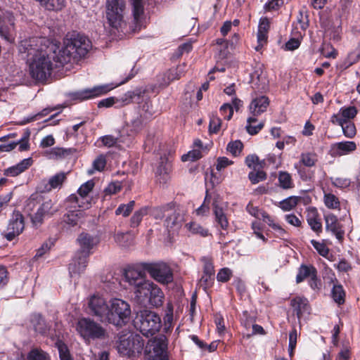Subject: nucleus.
Here are the masks:
<instances>
[{"label": "nucleus", "instance_id": "f257e3e1", "mask_svg": "<svg viewBox=\"0 0 360 360\" xmlns=\"http://www.w3.org/2000/svg\"><path fill=\"white\" fill-rule=\"evenodd\" d=\"M58 46L44 37H32L21 41L19 51L27 54L30 73L36 81L44 84L54 69L64 66L58 60Z\"/></svg>", "mask_w": 360, "mask_h": 360}, {"label": "nucleus", "instance_id": "f03ea898", "mask_svg": "<svg viewBox=\"0 0 360 360\" xmlns=\"http://www.w3.org/2000/svg\"><path fill=\"white\" fill-rule=\"evenodd\" d=\"M124 281L132 288L137 300L155 307L162 305L164 293L158 285L147 281L146 274L136 267L124 270Z\"/></svg>", "mask_w": 360, "mask_h": 360}, {"label": "nucleus", "instance_id": "7ed1b4c3", "mask_svg": "<svg viewBox=\"0 0 360 360\" xmlns=\"http://www.w3.org/2000/svg\"><path fill=\"white\" fill-rule=\"evenodd\" d=\"M59 210L60 206L56 199L38 193L31 195L24 207L25 213L35 228L40 227L46 219L51 218Z\"/></svg>", "mask_w": 360, "mask_h": 360}, {"label": "nucleus", "instance_id": "20e7f679", "mask_svg": "<svg viewBox=\"0 0 360 360\" xmlns=\"http://www.w3.org/2000/svg\"><path fill=\"white\" fill-rule=\"evenodd\" d=\"M64 45L58 49V61L60 64L77 62L84 58L91 48L90 40L84 35L73 32L66 35L64 39Z\"/></svg>", "mask_w": 360, "mask_h": 360}, {"label": "nucleus", "instance_id": "39448f33", "mask_svg": "<svg viewBox=\"0 0 360 360\" xmlns=\"http://www.w3.org/2000/svg\"><path fill=\"white\" fill-rule=\"evenodd\" d=\"M77 241L79 245V250L76 252L72 262L68 266L69 274L71 278L79 276L85 271L89 257L93 253L92 250L99 243L100 239L97 236L82 232L79 235Z\"/></svg>", "mask_w": 360, "mask_h": 360}, {"label": "nucleus", "instance_id": "423d86ee", "mask_svg": "<svg viewBox=\"0 0 360 360\" xmlns=\"http://www.w3.org/2000/svg\"><path fill=\"white\" fill-rule=\"evenodd\" d=\"M134 325L146 337L153 336L162 327L160 315L149 309L139 310L134 320Z\"/></svg>", "mask_w": 360, "mask_h": 360}, {"label": "nucleus", "instance_id": "0eeeda50", "mask_svg": "<svg viewBox=\"0 0 360 360\" xmlns=\"http://www.w3.org/2000/svg\"><path fill=\"white\" fill-rule=\"evenodd\" d=\"M117 349L124 356L133 357L141 353L144 340L142 337L134 333H121L118 334Z\"/></svg>", "mask_w": 360, "mask_h": 360}, {"label": "nucleus", "instance_id": "6e6552de", "mask_svg": "<svg viewBox=\"0 0 360 360\" xmlns=\"http://www.w3.org/2000/svg\"><path fill=\"white\" fill-rule=\"evenodd\" d=\"M131 313L130 305L127 302L115 299L109 305L108 312L104 321L117 328H122L129 322Z\"/></svg>", "mask_w": 360, "mask_h": 360}, {"label": "nucleus", "instance_id": "1a4fd4ad", "mask_svg": "<svg viewBox=\"0 0 360 360\" xmlns=\"http://www.w3.org/2000/svg\"><path fill=\"white\" fill-rule=\"evenodd\" d=\"M141 269L145 274L147 271L151 278L162 284H168L173 281V272L171 267L165 262L147 263L143 262L140 264Z\"/></svg>", "mask_w": 360, "mask_h": 360}, {"label": "nucleus", "instance_id": "9d476101", "mask_svg": "<svg viewBox=\"0 0 360 360\" xmlns=\"http://www.w3.org/2000/svg\"><path fill=\"white\" fill-rule=\"evenodd\" d=\"M76 330L84 340H102L106 336L105 329L90 318L79 319Z\"/></svg>", "mask_w": 360, "mask_h": 360}, {"label": "nucleus", "instance_id": "9b49d317", "mask_svg": "<svg viewBox=\"0 0 360 360\" xmlns=\"http://www.w3.org/2000/svg\"><path fill=\"white\" fill-rule=\"evenodd\" d=\"M168 338L165 335H159L148 341L146 352L150 360H169Z\"/></svg>", "mask_w": 360, "mask_h": 360}, {"label": "nucleus", "instance_id": "f8f14e48", "mask_svg": "<svg viewBox=\"0 0 360 360\" xmlns=\"http://www.w3.org/2000/svg\"><path fill=\"white\" fill-rule=\"evenodd\" d=\"M146 91H126L124 94L115 96H110L101 100L98 103V108H110L114 106L116 108H122L133 102L140 103L141 97Z\"/></svg>", "mask_w": 360, "mask_h": 360}, {"label": "nucleus", "instance_id": "ddd939ff", "mask_svg": "<svg viewBox=\"0 0 360 360\" xmlns=\"http://www.w3.org/2000/svg\"><path fill=\"white\" fill-rule=\"evenodd\" d=\"M106 18L110 27L118 30L124 24L123 13L125 9L124 0H106Z\"/></svg>", "mask_w": 360, "mask_h": 360}, {"label": "nucleus", "instance_id": "4468645a", "mask_svg": "<svg viewBox=\"0 0 360 360\" xmlns=\"http://www.w3.org/2000/svg\"><path fill=\"white\" fill-rule=\"evenodd\" d=\"M25 229V217L19 210H14L7 225L6 231L3 233L4 237L8 241H12L20 236Z\"/></svg>", "mask_w": 360, "mask_h": 360}, {"label": "nucleus", "instance_id": "2eb2a0df", "mask_svg": "<svg viewBox=\"0 0 360 360\" xmlns=\"http://www.w3.org/2000/svg\"><path fill=\"white\" fill-rule=\"evenodd\" d=\"M109 304L104 298L93 295L88 302V309L89 314L98 317L101 321H104L106 314L108 312Z\"/></svg>", "mask_w": 360, "mask_h": 360}, {"label": "nucleus", "instance_id": "dca6fc26", "mask_svg": "<svg viewBox=\"0 0 360 360\" xmlns=\"http://www.w3.org/2000/svg\"><path fill=\"white\" fill-rule=\"evenodd\" d=\"M326 231L330 232L335 236L340 243H342L345 238V229L343 225L339 221L334 214L324 215Z\"/></svg>", "mask_w": 360, "mask_h": 360}, {"label": "nucleus", "instance_id": "f3484780", "mask_svg": "<svg viewBox=\"0 0 360 360\" xmlns=\"http://www.w3.org/2000/svg\"><path fill=\"white\" fill-rule=\"evenodd\" d=\"M356 147L354 141H345L338 142L330 146L329 154L333 158L347 155L356 150Z\"/></svg>", "mask_w": 360, "mask_h": 360}, {"label": "nucleus", "instance_id": "a211bd4d", "mask_svg": "<svg viewBox=\"0 0 360 360\" xmlns=\"http://www.w3.org/2000/svg\"><path fill=\"white\" fill-rule=\"evenodd\" d=\"M330 279V283H333V288L330 291V297L332 300L338 306L343 305L346 300V292L342 285L338 280L334 273L332 274Z\"/></svg>", "mask_w": 360, "mask_h": 360}, {"label": "nucleus", "instance_id": "6ab92c4d", "mask_svg": "<svg viewBox=\"0 0 360 360\" xmlns=\"http://www.w3.org/2000/svg\"><path fill=\"white\" fill-rule=\"evenodd\" d=\"M307 212V221L309 226L317 236H320L323 232V225L317 209L315 207H309Z\"/></svg>", "mask_w": 360, "mask_h": 360}, {"label": "nucleus", "instance_id": "aec40b11", "mask_svg": "<svg viewBox=\"0 0 360 360\" xmlns=\"http://www.w3.org/2000/svg\"><path fill=\"white\" fill-rule=\"evenodd\" d=\"M357 110L354 106L342 108L339 112L331 117V122L335 124H341L342 122H351L350 120L356 117Z\"/></svg>", "mask_w": 360, "mask_h": 360}, {"label": "nucleus", "instance_id": "412c9836", "mask_svg": "<svg viewBox=\"0 0 360 360\" xmlns=\"http://www.w3.org/2000/svg\"><path fill=\"white\" fill-rule=\"evenodd\" d=\"M290 306L298 319L310 310V304L304 297L296 296L290 300Z\"/></svg>", "mask_w": 360, "mask_h": 360}, {"label": "nucleus", "instance_id": "4be33fe9", "mask_svg": "<svg viewBox=\"0 0 360 360\" xmlns=\"http://www.w3.org/2000/svg\"><path fill=\"white\" fill-rule=\"evenodd\" d=\"M269 105V99L266 96H261L252 99L249 111L251 116H258L265 112Z\"/></svg>", "mask_w": 360, "mask_h": 360}, {"label": "nucleus", "instance_id": "5701e85b", "mask_svg": "<svg viewBox=\"0 0 360 360\" xmlns=\"http://www.w3.org/2000/svg\"><path fill=\"white\" fill-rule=\"evenodd\" d=\"M212 207L216 223L219 226L221 230L227 231L229 226V222L224 209L222 207L219 206L216 200L213 201Z\"/></svg>", "mask_w": 360, "mask_h": 360}, {"label": "nucleus", "instance_id": "b1692460", "mask_svg": "<svg viewBox=\"0 0 360 360\" xmlns=\"http://www.w3.org/2000/svg\"><path fill=\"white\" fill-rule=\"evenodd\" d=\"M33 163L32 158L23 159L17 165L4 170V174L7 176H16L27 170Z\"/></svg>", "mask_w": 360, "mask_h": 360}, {"label": "nucleus", "instance_id": "393cba45", "mask_svg": "<svg viewBox=\"0 0 360 360\" xmlns=\"http://www.w3.org/2000/svg\"><path fill=\"white\" fill-rule=\"evenodd\" d=\"M82 217V212L81 210L69 211L63 217V226L66 229H70L77 226Z\"/></svg>", "mask_w": 360, "mask_h": 360}, {"label": "nucleus", "instance_id": "a878e982", "mask_svg": "<svg viewBox=\"0 0 360 360\" xmlns=\"http://www.w3.org/2000/svg\"><path fill=\"white\" fill-rule=\"evenodd\" d=\"M108 91H75L69 94V97L76 103L101 96Z\"/></svg>", "mask_w": 360, "mask_h": 360}, {"label": "nucleus", "instance_id": "bb28decb", "mask_svg": "<svg viewBox=\"0 0 360 360\" xmlns=\"http://www.w3.org/2000/svg\"><path fill=\"white\" fill-rule=\"evenodd\" d=\"M316 269L313 265L301 264L298 268L297 274L296 276V283H300L306 278H311L312 276H315Z\"/></svg>", "mask_w": 360, "mask_h": 360}, {"label": "nucleus", "instance_id": "cd10ccee", "mask_svg": "<svg viewBox=\"0 0 360 360\" xmlns=\"http://www.w3.org/2000/svg\"><path fill=\"white\" fill-rule=\"evenodd\" d=\"M143 0H132L133 15L135 23L134 31L139 30L141 27V17L143 14Z\"/></svg>", "mask_w": 360, "mask_h": 360}, {"label": "nucleus", "instance_id": "c85d7f7f", "mask_svg": "<svg viewBox=\"0 0 360 360\" xmlns=\"http://www.w3.org/2000/svg\"><path fill=\"white\" fill-rule=\"evenodd\" d=\"M31 321L36 332L43 335H47L49 327L41 314H34Z\"/></svg>", "mask_w": 360, "mask_h": 360}, {"label": "nucleus", "instance_id": "c756f323", "mask_svg": "<svg viewBox=\"0 0 360 360\" xmlns=\"http://www.w3.org/2000/svg\"><path fill=\"white\" fill-rule=\"evenodd\" d=\"M167 214L166 215V219L165 220V226L167 227L169 231L171 229L174 228H179L181 226V224L179 221V214L176 213L174 209H172V206H169V211L167 212Z\"/></svg>", "mask_w": 360, "mask_h": 360}, {"label": "nucleus", "instance_id": "7c9ffc66", "mask_svg": "<svg viewBox=\"0 0 360 360\" xmlns=\"http://www.w3.org/2000/svg\"><path fill=\"white\" fill-rule=\"evenodd\" d=\"M278 181L280 188L283 190H288L295 187L292 176L285 171H280L278 174Z\"/></svg>", "mask_w": 360, "mask_h": 360}, {"label": "nucleus", "instance_id": "2f4dec72", "mask_svg": "<svg viewBox=\"0 0 360 360\" xmlns=\"http://www.w3.org/2000/svg\"><path fill=\"white\" fill-rule=\"evenodd\" d=\"M170 167L163 161L160 162L155 171V177L160 184H165L169 179Z\"/></svg>", "mask_w": 360, "mask_h": 360}, {"label": "nucleus", "instance_id": "473e14b6", "mask_svg": "<svg viewBox=\"0 0 360 360\" xmlns=\"http://www.w3.org/2000/svg\"><path fill=\"white\" fill-rule=\"evenodd\" d=\"M151 208L148 206H144L136 210L130 219V226L136 228L139 226L143 220V217L146 216Z\"/></svg>", "mask_w": 360, "mask_h": 360}, {"label": "nucleus", "instance_id": "72a5a7b5", "mask_svg": "<svg viewBox=\"0 0 360 360\" xmlns=\"http://www.w3.org/2000/svg\"><path fill=\"white\" fill-rule=\"evenodd\" d=\"M257 116H250L247 120V125L245 127L247 132L252 135L257 134L264 127V123L260 122L257 124H255L257 122Z\"/></svg>", "mask_w": 360, "mask_h": 360}, {"label": "nucleus", "instance_id": "f704fd0d", "mask_svg": "<svg viewBox=\"0 0 360 360\" xmlns=\"http://www.w3.org/2000/svg\"><path fill=\"white\" fill-rule=\"evenodd\" d=\"M360 59V40L353 50L350 51L345 60V65L348 68L356 63Z\"/></svg>", "mask_w": 360, "mask_h": 360}, {"label": "nucleus", "instance_id": "c9c22d12", "mask_svg": "<svg viewBox=\"0 0 360 360\" xmlns=\"http://www.w3.org/2000/svg\"><path fill=\"white\" fill-rule=\"evenodd\" d=\"M27 360H51L49 353L41 348H32L27 354Z\"/></svg>", "mask_w": 360, "mask_h": 360}, {"label": "nucleus", "instance_id": "e433bc0d", "mask_svg": "<svg viewBox=\"0 0 360 360\" xmlns=\"http://www.w3.org/2000/svg\"><path fill=\"white\" fill-rule=\"evenodd\" d=\"M72 150L71 148H52L50 150L46 151V153L49 155V158H65L71 155Z\"/></svg>", "mask_w": 360, "mask_h": 360}, {"label": "nucleus", "instance_id": "4c0bfd02", "mask_svg": "<svg viewBox=\"0 0 360 360\" xmlns=\"http://www.w3.org/2000/svg\"><path fill=\"white\" fill-rule=\"evenodd\" d=\"M55 345L58 350L60 360H73L68 345L63 340H58Z\"/></svg>", "mask_w": 360, "mask_h": 360}, {"label": "nucleus", "instance_id": "58836bf2", "mask_svg": "<svg viewBox=\"0 0 360 360\" xmlns=\"http://www.w3.org/2000/svg\"><path fill=\"white\" fill-rule=\"evenodd\" d=\"M56 109V108H45L41 111L39 112L38 113L33 115L30 117H28L27 118H24L22 120H21L18 122V124L25 125L30 122L36 121L41 117H44L45 116L48 115L50 112H51L52 111H53Z\"/></svg>", "mask_w": 360, "mask_h": 360}, {"label": "nucleus", "instance_id": "ea45409f", "mask_svg": "<svg viewBox=\"0 0 360 360\" xmlns=\"http://www.w3.org/2000/svg\"><path fill=\"white\" fill-rule=\"evenodd\" d=\"M300 197L290 196L279 202L278 207L285 212L290 211L297 206Z\"/></svg>", "mask_w": 360, "mask_h": 360}, {"label": "nucleus", "instance_id": "a19ab883", "mask_svg": "<svg viewBox=\"0 0 360 360\" xmlns=\"http://www.w3.org/2000/svg\"><path fill=\"white\" fill-rule=\"evenodd\" d=\"M317 155L314 153H302L300 155V162L304 167H311L317 162Z\"/></svg>", "mask_w": 360, "mask_h": 360}, {"label": "nucleus", "instance_id": "79ce46f5", "mask_svg": "<svg viewBox=\"0 0 360 360\" xmlns=\"http://www.w3.org/2000/svg\"><path fill=\"white\" fill-rule=\"evenodd\" d=\"M180 77L178 74V68L170 69L168 72L162 76V82H160V85L161 87H166L170 82L177 79Z\"/></svg>", "mask_w": 360, "mask_h": 360}, {"label": "nucleus", "instance_id": "37998d69", "mask_svg": "<svg viewBox=\"0 0 360 360\" xmlns=\"http://www.w3.org/2000/svg\"><path fill=\"white\" fill-rule=\"evenodd\" d=\"M243 149V143L240 140H236L228 143L226 150L233 157L240 155Z\"/></svg>", "mask_w": 360, "mask_h": 360}, {"label": "nucleus", "instance_id": "c03bdc74", "mask_svg": "<svg viewBox=\"0 0 360 360\" xmlns=\"http://www.w3.org/2000/svg\"><path fill=\"white\" fill-rule=\"evenodd\" d=\"M135 206V201L131 200L127 204H120L115 210L116 215H122L126 217H128Z\"/></svg>", "mask_w": 360, "mask_h": 360}, {"label": "nucleus", "instance_id": "a18cd8bd", "mask_svg": "<svg viewBox=\"0 0 360 360\" xmlns=\"http://www.w3.org/2000/svg\"><path fill=\"white\" fill-rule=\"evenodd\" d=\"M324 203L328 208L333 210L340 208V205L338 198L333 193H325Z\"/></svg>", "mask_w": 360, "mask_h": 360}, {"label": "nucleus", "instance_id": "49530a36", "mask_svg": "<svg viewBox=\"0 0 360 360\" xmlns=\"http://www.w3.org/2000/svg\"><path fill=\"white\" fill-rule=\"evenodd\" d=\"M187 226L188 230L193 234H198L202 237H206L209 235V230L199 224L191 222Z\"/></svg>", "mask_w": 360, "mask_h": 360}, {"label": "nucleus", "instance_id": "de8ad7c7", "mask_svg": "<svg viewBox=\"0 0 360 360\" xmlns=\"http://www.w3.org/2000/svg\"><path fill=\"white\" fill-rule=\"evenodd\" d=\"M342 127L343 134L349 138L352 139L356 134V126L352 122H342V124H339Z\"/></svg>", "mask_w": 360, "mask_h": 360}, {"label": "nucleus", "instance_id": "09e8293b", "mask_svg": "<svg viewBox=\"0 0 360 360\" xmlns=\"http://www.w3.org/2000/svg\"><path fill=\"white\" fill-rule=\"evenodd\" d=\"M310 243L321 256L323 257H328L330 250L324 243V240H323V242H319L312 239Z\"/></svg>", "mask_w": 360, "mask_h": 360}, {"label": "nucleus", "instance_id": "8fccbe9b", "mask_svg": "<svg viewBox=\"0 0 360 360\" xmlns=\"http://www.w3.org/2000/svg\"><path fill=\"white\" fill-rule=\"evenodd\" d=\"M132 77V75L128 76L124 79L117 82H112L110 84H103V85H98L94 86L90 90H113L114 89L120 86V85L126 83L129 79H130ZM87 90H89V89Z\"/></svg>", "mask_w": 360, "mask_h": 360}, {"label": "nucleus", "instance_id": "3c124183", "mask_svg": "<svg viewBox=\"0 0 360 360\" xmlns=\"http://www.w3.org/2000/svg\"><path fill=\"white\" fill-rule=\"evenodd\" d=\"M267 174L263 170H258L257 172L252 171L248 174V179L252 184H256L259 181L266 179Z\"/></svg>", "mask_w": 360, "mask_h": 360}, {"label": "nucleus", "instance_id": "603ef678", "mask_svg": "<svg viewBox=\"0 0 360 360\" xmlns=\"http://www.w3.org/2000/svg\"><path fill=\"white\" fill-rule=\"evenodd\" d=\"M232 276V270L228 267H224L219 270L217 274V280L220 283H227Z\"/></svg>", "mask_w": 360, "mask_h": 360}, {"label": "nucleus", "instance_id": "864d4df0", "mask_svg": "<svg viewBox=\"0 0 360 360\" xmlns=\"http://www.w3.org/2000/svg\"><path fill=\"white\" fill-rule=\"evenodd\" d=\"M129 124L131 127V131L133 132H139L143 128L142 116L139 113H136L133 118L130 120Z\"/></svg>", "mask_w": 360, "mask_h": 360}, {"label": "nucleus", "instance_id": "5fc2aeb1", "mask_svg": "<svg viewBox=\"0 0 360 360\" xmlns=\"http://www.w3.org/2000/svg\"><path fill=\"white\" fill-rule=\"evenodd\" d=\"M66 179L65 174L63 172L58 173L56 175L53 176L50 178L49 181V184L50 185V188H56L60 186L63 183Z\"/></svg>", "mask_w": 360, "mask_h": 360}, {"label": "nucleus", "instance_id": "6e6d98bb", "mask_svg": "<svg viewBox=\"0 0 360 360\" xmlns=\"http://www.w3.org/2000/svg\"><path fill=\"white\" fill-rule=\"evenodd\" d=\"M94 182L93 180H89L82 184L77 190V193L79 195L81 199L85 198L88 194L92 191L94 187Z\"/></svg>", "mask_w": 360, "mask_h": 360}, {"label": "nucleus", "instance_id": "4d7b16f0", "mask_svg": "<svg viewBox=\"0 0 360 360\" xmlns=\"http://www.w3.org/2000/svg\"><path fill=\"white\" fill-rule=\"evenodd\" d=\"M245 163L249 168H252L255 170L257 165H259L261 168H263L262 164H264V160L260 162L257 155L252 154L248 155L245 158Z\"/></svg>", "mask_w": 360, "mask_h": 360}, {"label": "nucleus", "instance_id": "13d9d810", "mask_svg": "<svg viewBox=\"0 0 360 360\" xmlns=\"http://www.w3.org/2000/svg\"><path fill=\"white\" fill-rule=\"evenodd\" d=\"M200 261L203 264L202 274H214V266L212 258L202 257Z\"/></svg>", "mask_w": 360, "mask_h": 360}, {"label": "nucleus", "instance_id": "bf43d9fd", "mask_svg": "<svg viewBox=\"0 0 360 360\" xmlns=\"http://www.w3.org/2000/svg\"><path fill=\"white\" fill-rule=\"evenodd\" d=\"M101 141V145H98V147L105 146L108 148L113 147L117 142V138H115L112 135H105L101 136L98 139V142Z\"/></svg>", "mask_w": 360, "mask_h": 360}, {"label": "nucleus", "instance_id": "052dcab7", "mask_svg": "<svg viewBox=\"0 0 360 360\" xmlns=\"http://www.w3.org/2000/svg\"><path fill=\"white\" fill-rule=\"evenodd\" d=\"M214 282V274H202L200 283L202 288L206 290L212 288Z\"/></svg>", "mask_w": 360, "mask_h": 360}, {"label": "nucleus", "instance_id": "680f3d73", "mask_svg": "<svg viewBox=\"0 0 360 360\" xmlns=\"http://www.w3.org/2000/svg\"><path fill=\"white\" fill-rule=\"evenodd\" d=\"M221 125V119L216 116L212 115L210 120L209 130L210 133L217 134L219 131Z\"/></svg>", "mask_w": 360, "mask_h": 360}, {"label": "nucleus", "instance_id": "e2e57ef3", "mask_svg": "<svg viewBox=\"0 0 360 360\" xmlns=\"http://www.w3.org/2000/svg\"><path fill=\"white\" fill-rule=\"evenodd\" d=\"M202 158V153L200 150H192L181 156L183 162L196 161Z\"/></svg>", "mask_w": 360, "mask_h": 360}, {"label": "nucleus", "instance_id": "0e129e2a", "mask_svg": "<svg viewBox=\"0 0 360 360\" xmlns=\"http://www.w3.org/2000/svg\"><path fill=\"white\" fill-rule=\"evenodd\" d=\"M106 158L105 156L103 154L98 155L93 162V169L94 170H96L98 172H102L104 170L106 166Z\"/></svg>", "mask_w": 360, "mask_h": 360}, {"label": "nucleus", "instance_id": "69168bd1", "mask_svg": "<svg viewBox=\"0 0 360 360\" xmlns=\"http://www.w3.org/2000/svg\"><path fill=\"white\" fill-rule=\"evenodd\" d=\"M214 321L217 326V330L219 334H224L226 330V327L223 316L220 313H216L214 315Z\"/></svg>", "mask_w": 360, "mask_h": 360}, {"label": "nucleus", "instance_id": "338daca9", "mask_svg": "<svg viewBox=\"0 0 360 360\" xmlns=\"http://www.w3.org/2000/svg\"><path fill=\"white\" fill-rule=\"evenodd\" d=\"M122 190V184L120 181L112 182L105 188V195L116 194Z\"/></svg>", "mask_w": 360, "mask_h": 360}, {"label": "nucleus", "instance_id": "774afa93", "mask_svg": "<svg viewBox=\"0 0 360 360\" xmlns=\"http://www.w3.org/2000/svg\"><path fill=\"white\" fill-rule=\"evenodd\" d=\"M335 360H352L351 349L347 347L341 349L337 354Z\"/></svg>", "mask_w": 360, "mask_h": 360}]
</instances>
